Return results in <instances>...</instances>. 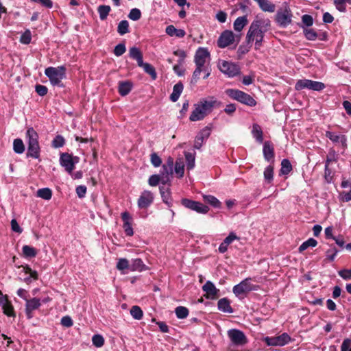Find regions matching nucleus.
Masks as SVG:
<instances>
[{"label":"nucleus","instance_id":"obj_55","mask_svg":"<svg viewBox=\"0 0 351 351\" xmlns=\"http://www.w3.org/2000/svg\"><path fill=\"white\" fill-rule=\"evenodd\" d=\"M35 91L39 96L43 97L47 94L48 88L44 85L36 84Z\"/></svg>","mask_w":351,"mask_h":351},{"label":"nucleus","instance_id":"obj_9","mask_svg":"<svg viewBox=\"0 0 351 351\" xmlns=\"http://www.w3.org/2000/svg\"><path fill=\"white\" fill-rule=\"evenodd\" d=\"M326 87L325 84L321 82L313 81L307 79H302L297 81L295 85V89L302 90L303 89L320 91Z\"/></svg>","mask_w":351,"mask_h":351},{"label":"nucleus","instance_id":"obj_29","mask_svg":"<svg viewBox=\"0 0 351 351\" xmlns=\"http://www.w3.org/2000/svg\"><path fill=\"white\" fill-rule=\"evenodd\" d=\"M274 158V145L270 142L265 141V159L273 162Z\"/></svg>","mask_w":351,"mask_h":351},{"label":"nucleus","instance_id":"obj_44","mask_svg":"<svg viewBox=\"0 0 351 351\" xmlns=\"http://www.w3.org/2000/svg\"><path fill=\"white\" fill-rule=\"evenodd\" d=\"M65 139L62 135H57L54 137L51 142V146L53 148H60L64 145Z\"/></svg>","mask_w":351,"mask_h":351},{"label":"nucleus","instance_id":"obj_16","mask_svg":"<svg viewBox=\"0 0 351 351\" xmlns=\"http://www.w3.org/2000/svg\"><path fill=\"white\" fill-rule=\"evenodd\" d=\"M234 41V34L230 30L223 31L219 36L217 40V46L219 48H225Z\"/></svg>","mask_w":351,"mask_h":351},{"label":"nucleus","instance_id":"obj_10","mask_svg":"<svg viewBox=\"0 0 351 351\" xmlns=\"http://www.w3.org/2000/svg\"><path fill=\"white\" fill-rule=\"evenodd\" d=\"M218 67L221 72L223 73L230 77L238 75L240 73L239 66L232 62L221 60L218 63Z\"/></svg>","mask_w":351,"mask_h":351},{"label":"nucleus","instance_id":"obj_6","mask_svg":"<svg viewBox=\"0 0 351 351\" xmlns=\"http://www.w3.org/2000/svg\"><path fill=\"white\" fill-rule=\"evenodd\" d=\"M261 21L255 20L252 23L247 34L246 39L248 43L254 41L256 38L255 47L258 49L262 45L263 40V32L262 31Z\"/></svg>","mask_w":351,"mask_h":351},{"label":"nucleus","instance_id":"obj_37","mask_svg":"<svg viewBox=\"0 0 351 351\" xmlns=\"http://www.w3.org/2000/svg\"><path fill=\"white\" fill-rule=\"evenodd\" d=\"M23 254L25 258H31L36 256L37 252L34 247L29 245H24L22 248Z\"/></svg>","mask_w":351,"mask_h":351},{"label":"nucleus","instance_id":"obj_14","mask_svg":"<svg viewBox=\"0 0 351 351\" xmlns=\"http://www.w3.org/2000/svg\"><path fill=\"white\" fill-rule=\"evenodd\" d=\"M207 58H210V52L208 49L205 47H199L196 51L194 57L195 65L202 68H206V66H205V63Z\"/></svg>","mask_w":351,"mask_h":351},{"label":"nucleus","instance_id":"obj_42","mask_svg":"<svg viewBox=\"0 0 351 351\" xmlns=\"http://www.w3.org/2000/svg\"><path fill=\"white\" fill-rule=\"evenodd\" d=\"M117 32L121 36H123L130 32L129 23L127 20H122L119 22L117 27Z\"/></svg>","mask_w":351,"mask_h":351},{"label":"nucleus","instance_id":"obj_41","mask_svg":"<svg viewBox=\"0 0 351 351\" xmlns=\"http://www.w3.org/2000/svg\"><path fill=\"white\" fill-rule=\"evenodd\" d=\"M174 171L178 178H181L184 176V165L180 159L176 161Z\"/></svg>","mask_w":351,"mask_h":351},{"label":"nucleus","instance_id":"obj_26","mask_svg":"<svg viewBox=\"0 0 351 351\" xmlns=\"http://www.w3.org/2000/svg\"><path fill=\"white\" fill-rule=\"evenodd\" d=\"M184 89V85L182 82L176 83L173 88V92L170 95V99L173 102H176L178 100Z\"/></svg>","mask_w":351,"mask_h":351},{"label":"nucleus","instance_id":"obj_46","mask_svg":"<svg viewBox=\"0 0 351 351\" xmlns=\"http://www.w3.org/2000/svg\"><path fill=\"white\" fill-rule=\"evenodd\" d=\"M317 244V242L315 239L313 238L308 239L307 241H304L300 247L299 252H302L306 250L309 247H315Z\"/></svg>","mask_w":351,"mask_h":351},{"label":"nucleus","instance_id":"obj_32","mask_svg":"<svg viewBox=\"0 0 351 351\" xmlns=\"http://www.w3.org/2000/svg\"><path fill=\"white\" fill-rule=\"evenodd\" d=\"M247 23V19L246 16H239L234 22V29L237 32H241Z\"/></svg>","mask_w":351,"mask_h":351},{"label":"nucleus","instance_id":"obj_52","mask_svg":"<svg viewBox=\"0 0 351 351\" xmlns=\"http://www.w3.org/2000/svg\"><path fill=\"white\" fill-rule=\"evenodd\" d=\"M126 51L125 45L124 43H121L117 45L114 49V54L116 56H122Z\"/></svg>","mask_w":351,"mask_h":351},{"label":"nucleus","instance_id":"obj_40","mask_svg":"<svg viewBox=\"0 0 351 351\" xmlns=\"http://www.w3.org/2000/svg\"><path fill=\"white\" fill-rule=\"evenodd\" d=\"M292 170V165L288 159H283L281 162L280 174L287 175Z\"/></svg>","mask_w":351,"mask_h":351},{"label":"nucleus","instance_id":"obj_21","mask_svg":"<svg viewBox=\"0 0 351 351\" xmlns=\"http://www.w3.org/2000/svg\"><path fill=\"white\" fill-rule=\"evenodd\" d=\"M202 289L207 294L206 298L210 299H214L217 297L219 292L215 285L211 281H206L203 285Z\"/></svg>","mask_w":351,"mask_h":351},{"label":"nucleus","instance_id":"obj_34","mask_svg":"<svg viewBox=\"0 0 351 351\" xmlns=\"http://www.w3.org/2000/svg\"><path fill=\"white\" fill-rule=\"evenodd\" d=\"M36 195L45 200H49L52 197V191L49 188H42L37 191Z\"/></svg>","mask_w":351,"mask_h":351},{"label":"nucleus","instance_id":"obj_5","mask_svg":"<svg viewBox=\"0 0 351 351\" xmlns=\"http://www.w3.org/2000/svg\"><path fill=\"white\" fill-rule=\"evenodd\" d=\"M251 281L256 282V278H247L239 284L234 285L232 289L233 293L239 298H243L247 293L252 291H256L260 286L252 284Z\"/></svg>","mask_w":351,"mask_h":351},{"label":"nucleus","instance_id":"obj_3","mask_svg":"<svg viewBox=\"0 0 351 351\" xmlns=\"http://www.w3.org/2000/svg\"><path fill=\"white\" fill-rule=\"evenodd\" d=\"M66 70L63 65L58 67L49 66L45 69V74L53 86L63 88L64 86L62 80L66 77Z\"/></svg>","mask_w":351,"mask_h":351},{"label":"nucleus","instance_id":"obj_54","mask_svg":"<svg viewBox=\"0 0 351 351\" xmlns=\"http://www.w3.org/2000/svg\"><path fill=\"white\" fill-rule=\"evenodd\" d=\"M150 160L152 165L155 167H158L162 164L161 158L156 152H153L151 154Z\"/></svg>","mask_w":351,"mask_h":351},{"label":"nucleus","instance_id":"obj_25","mask_svg":"<svg viewBox=\"0 0 351 351\" xmlns=\"http://www.w3.org/2000/svg\"><path fill=\"white\" fill-rule=\"evenodd\" d=\"M217 307L220 311L223 313H232L233 312V309L230 306V302L226 298H223L219 300L217 302Z\"/></svg>","mask_w":351,"mask_h":351},{"label":"nucleus","instance_id":"obj_57","mask_svg":"<svg viewBox=\"0 0 351 351\" xmlns=\"http://www.w3.org/2000/svg\"><path fill=\"white\" fill-rule=\"evenodd\" d=\"M160 181V176L158 174L152 175L148 179V183L151 186H157Z\"/></svg>","mask_w":351,"mask_h":351},{"label":"nucleus","instance_id":"obj_56","mask_svg":"<svg viewBox=\"0 0 351 351\" xmlns=\"http://www.w3.org/2000/svg\"><path fill=\"white\" fill-rule=\"evenodd\" d=\"M305 37L309 40H315L317 36V33L313 29H304Z\"/></svg>","mask_w":351,"mask_h":351},{"label":"nucleus","instance_id":"obj_23","mask_svg":"<svg viewBox=\"0 0 351 351\" xmlns=\"http://www.w3.org/2000/svg\"><path fill=\"white\" fill-rule=\"evenodd\" d=\"M160 193L162 202L168 206V207L172 206V198L171 195V191L169 187H165L164 186H160L159 187Z\"/></svg>","mask_w":351,"mask_h":351},{"label":"nucleus","instance_id":"obj_48","mask_svg":"<svg viewBox=\"0 0 351 351\" xmlns=\"http://www.w3.org/2000/svg\"><path fill=\"white\" fill-rule=\"evenodd\" d=\"M104 338L99 334L94 335L92 337L93 344L97 348H101L104 344Z\"/></svg>","mask_w":351,"mask_h":351},{"label":"nucleus","instance_id":"obj_30","mask_svg":"<svg viewBox=\"0 0 351 351\" xmlns=\"http://www.w3.org/2000/svg\"><path fill=\"white\" fill-rule=\"evenodd\" d=\"M203 200L215 208H220L221 206V202L213 195H204Z\"/></svg>","mask_w":351,"mask_h":351},{"label":"nucleus","instance_id":"obj_39","mask_svg":"<svg viewBox=\"0 0 351 351\" xmlns=\"http://www.w3.org/2000/svg\"><path fill=\"white\" fill-rule=\"evenodd\" d=\"M175 313L177 318L182 319L188 317L189 311L186 307L179 306L175 308Z\"/></svg>","mask_w":351,"mask_h":351},{"label":"nucleus","instance_id":"obj_35","mask_svg":"<svg viewBox=\"0 0 351 351\" xmlns=\"http://www.w3.org/2000/svg\"><path fill=\"white\" fill-rule=\"evenodd\" d=\"M110 10H111V8H110V5H101L99 6H98L97 12H98L99 15V19L101 21H104V20L106 19V18L108 16L109 12H110Z\"/></svg>","mask_w":351,"mask_h":351},{"label":"nucleus","instance_id":"obj_47","mask_svg":"<svg viewBox=\"0 0 351 351\" xmlns=\"http://www.w3.org/2000/svg\"><path fill=\"white\" fill-rule=\"evenodd\" d=\"M20 280L23 281L27 285H29L32 283L33 280H36L38 278V274L36 271H34L32 274H28V276H25L24 278L19 277Z\"/></svg>","mask_w":351,"mask_h":351},{"label":"nucleus","instance_id":"obj_62","mask_svg":"<svg viewBox=\"0 0 351 351\" xmlns=\"http://www.w3.org/2000/svg\"><path fill=\"white\" fill-rule=\"evenodd\" d=\"M60 323L63 326H65L67 328L71 327L73 325V322L71 317L69 315L62 317L61 319Z\"/></svg>","mask_w":351,"mask_h":351},{"label":"nucleus","instance_id":"obj_31","mask_svg":"<svg viewBox=\"0 0 351 351\" xmlns=\"http://www.w3.org/2000/svg\"><path fill=\"white\" fill-rule=\"evenodd\" d=\"M252 134L259 143H262L263 142V131L261 127L259 125L256 123L253 124Z\"/></svg>","mask_w":351,"mask_h":351},{"label":"nucleus","instance_id":"obj_2","mask_svg":"<svg viewBox=\"0 0 351 351\" xmlns=\"http://www.w3.org/2000/svg\"><path fill=\"white\" fill-rule=\"evenodd\" d=\"M129 56L132 59L136 60L138 66L142 67L144 71L149 75L153 80L157 78V73L155 68L151 64L143 62V53L138 47H131L129 51Z\"/></svg>","mask_w":351,"mask_h":351},{"label":"nucleus","instance_id":"obj_8","mask_svg":"<svg viewBox=\"0 0 351 351\" xmlns=\"http://www.w3.org/2000/svg\"><path fill=\"white\" fill-rule=\"evenodd\" d=\"M60 165L64 168V170L71 174L75 169V165L80 161L78 156H73L72 154L64 152L60 154Z\"/></svg>","mask_w":351,"mask_h":351},{"label":"nucleus","instance_id":"obj_45","mask_svg":"<svg viewBox=\"0 0 351 351\" xmlns=\"http://www.w3.org/2000/svg\"><path fill=\"white\" fill-rule=\"evenodd\" d=\"M3 313L8 317H16V313L14 311V306L11 302H8L5 306L3 308Z\"/></svg>","mask_w":351,"mask_h":351},{"label":"nucleus","instance_id":"obj_49","mask_svg":"<svg viewBox=\"0 0 351 351\" xmlns=\"http://www.w3.org/2000/svg\"><path fill=\"white\" fill-rule=\"evenodd\" d=\"M32 40V33L29 29H26L21 36L20 42L22 44L28 45Z\"/></svg>","mask_w":351,"mask_h":351},{"label":"nucleus","instance_id":"obj_27","mask_svg":"<svg viewBox=\"0 0 351 351\" xmlns=\"http://www.w3.org/2000/svg\"><path fill=\"white\" fill-rule=\"evenodd\" d=\"M165 32L170 36H176L178 38H183L186 32L182 29H176L173 25H168L166 27Z\"/></svg>","mask_w":351,"mask_h":351},{"label":"nucleus","instance_id":"obj_22","mask_svg":"<svg viewBox=\"0 0 351 351\" xmlns=\"http://www.w3.org/2000/svg\"><path fill=\"white\" fill-rule=\"evenodd\" d=\"M326 136L333 143L340 144L343 148L346 147L347 139L345 135L337 134L332 132L327 131Z\"/></svg>","mask_w":351,"mask_h":351},{"label":"nucleus","instance_id":"obj_43","mask_svg":"<svg viewBox=\"0 0 351 351\" xmlns=\"http://www.w3.org/2000/svg\"><path fill=\"white\" fill-rule=\"evenodd\" d=\"M130 314L135 319L140 320L143 316L142 309L138 306H133L130 308Z\"/></svg>","mask_w":351,"mask_h":351},{"label":"nucleus","instance_id":"obj_53","mask_svg":"<svg viewBox=\"0 0 351 351\" xmlns=\"http://www.w3.org/2000/svg\"><path fill=\"white\" fill-rule=\"evenodd\" d=\"M274 177V167L271 165H269L265 170V180L268 182L271 183Z\"/></svg>","mask_w":351,"mask_h":351},{"label":"nucleus","instance_id":"obj_63","mask_svg":"<svg viewBox=\"0 0 351 351\" xmlns=\"http://www.w3.org/2000/svg\"><path fill=\"white\" fill-rule=\"evenodd\" d=\"M351 339H345L341 346V351H351Z\"/></svg>","mask_w":351,"mask_h":351},{"label":"nucleus","instance_id":"obj_61","mask_svg":"<svg viewBox=\"0 0 351 351\" xmlns=\"http://www.w3.org/2000/svg\"><path fill=\"white\" fill-rule=\"evenodd\" d=\"M152 321V322H155L158 326L160 330L162 332H165V333L169 332V326L166 324L165 322H156L155 318H153Z\"/></svg>","mask_w":351,"mask_h":351},{"label":"nucleus","instance_id":"obj_24","mask_svg":"<svg viewBox=\"0 0 351 351\" xmlns=\"http://www.w3.org/2000/svg\"><path fill=\"white\" fill-rule=\"evenodd\" d=\"M132 82L130 81H121L119 82L118 86L119 93L121 96H126L132 90Z\"/></svg>","mask_w":351,"mask_h":351},{"label":"nucleus","instance_id":"obj_33","mask_svg":"<svg viewBox=\"0 0 351 351\" xmlns=\"http://www.w3.org/2000/svg\"><path fill=\"white\" fill-rule=\"evenodd\" d=\"M206 68H202L200 66H196V68L195 71L193 73L192 77L190 80V85L191 86V88L195 86L199 79V75L202 71H206Z\"/></svg>","mask_w":351,"mask_h":351},{"label":"nucleus","instance_id":"obj_18","mask_svg":"<svg viewBox=\"0 0 351 351\" xmlns=\"http://www.w3.org/2000/svg\"><path fill=\"white\" fill-rule=\"evenodd\" d=\"M153 202V193L149 191L145 190L141 193L137 203L138 208L143 209L148 208Z\"/></svg>","mask_w":351,"mask_h":351},{"label":"nucleus","instance_id":"obj_1","mask_svg":"<svg viewBox=\"0 0 351 351\" xmlns=\"http://www.w3.org/2000/svg\"><path fill=\"white\" fill-rule=\"evenodd\" d=\"M27 140V158L38 159L40 158V148L38 143V134L32 128H28L26 131Z\"/></svg>","mask_w":351,"mask_h":351},{"label":"nucleus","instance_id":"obj_28","mask_svg":"<svg viewBox=\"0 0 351 351\" xmlns=\"http://www.w3.org/2000/svg\"><path fill=\"white\" fill-rule=\"evenodd\" d=\"M130 271H142L147 269L145 265L143 263L141 258H135L131 261L130 263Z\"/></svg>","mask_w":351,"mask_h":351},{"label":"nucleus","instance_id":"obj_4","mask_svg":"<svg viewBox=\"0 0 351 351\" xmlns=\"http://www.w3.org/2000/svg\"><path fill=\"white\" fill-rule=\"evenodd\" d=\"M215 101H209L206 99L194 105V110L191 112L189 119L191 121L202 120L208 112L212 111Z\"/></svg>","mask_w":351,"mask_h":351},{"label":"nucleus","instance_id":"obj_51","mask_svg":"<svg viewBox=\"0 0 351 351\" xmlns=\"http://www.w3.org/2000/svg\"><path fill=\"white\" fill-rule=\"evenodd\" d=\"M141 17V12L138 8H132L128 14V18L134 21L139 20Z\"/></svg>","mask_w":351,"mask_h":351},{"label":"nucleus","instance_id":"obj_58","mask_svg":"<svg viewBox=\"0 0 351 351\" xmlns=\"http://www.w3.org/2000/svg\"><path fill=\"white\" fill-rule=\"evenodd\" d=\"M173 54L179 57L178 63L182 65L184 62V59L186 56V52L182 49H178L173 52Z\"/></svg>","mask_w":351,"mask_h":351},{"label":"nucleus","instance_id":"obj_19","mask_svg":"<svg viewBox=\"0 0 351 351\" xmlns=\"http://www.w3.org/2000/svg\"><path fill=\"white\" fill-rule=\"evenodd\" d=\"M25 304V314L28 319L33 317V311L38 309L41 306L40 299L37 298H33L32 299H27Z\"/></svg>","mask_w":351,"mask_h":351},{"label":"nucleus","instance_id":"obj_11","mask_svg":"<svg viewBox=\"0 0 351 351\" xmlns=\"http://www.w3.org/2000/svg\"><path fill=\"white\" fill-rule=\"evenodd\" d=\"M181 204L185 208L195 211L197 213L206 214L209 211V208L208 206L204 205L199 202L192 200L190 199H182Z\"/></svg>","mask_w":351,"mask_h":351},{"label":"nucleus","instance_id":"obj_20","mask_svg":"<svg viewBox=\"0 0 351 351\" xmlns=\"http://www.w3.org/2000/svg\"><path fill=\"white\" fill-rule=\"evenodd\" d=\"M121 219L123 221V228L124 230L125 234L126 236H132L134 234V231L132 227L131 221L132 219L130 214L127 211L122 213Z\"/></svg>","mask_w":351,"mask_h":351},{"label":"nucleus","instance_id":"obj_60","mask_svg":"<svg viewBox=\"0 0 351 351\" xmlns=\"http://www.w3.org/2000/svg\"><path fill=\"white\" fill-rule=\"evenodd\" d=\"M346 2H347V0H335L334 4L338 10L340 12H345L346 10L345 5Z\"/></svg>","mask_w":351,"mask_h":351},{"label":"nucleus","instance_id":"obj_15","mask_svg":"<svg viewBox=\"0 0 351 351\" xmlns=\"http://www.w3.org/2000/svg\"><path fill=\"white\" fill-rule=\"evenodd\" d=\"M211 133V128L206 126L201 130L195 136L194 142V148L200 149L204 142L208 138Z\"/></svg>","mask_w":351,"mask_h":351},{"label":"nucleus","instance_id":"obj_36","mask_svg":"<svg viewBox=\"0 0 351 351\" xmlns=\"http://www.w3.org/2000/svg\"><path fill=\"white\" fill-rule=\"evenodd\" d=\"M186 162V167L189 170L193 169L195 167V153L184 152Z\"/></svg>","mask_w":351,"mask_h":351},{"label":"nucleus","instance_id":"obj_59","mask_svg":"<svg viewBox=\"0 0 351 351\" xmlns=\"http://www.w3.org/2000/svg\"><path fill=\"white\" fill-rule=\"evenodd\" d=\"M86 186L85 185L77 186L75 189L76 193L79 198H84L86 193Z\"/></svg>","mask_w":351,"mask_h":351},{"label":"nucleus","instance_id":"obj_64","mask_svg":"<svg viewBox=\"0 0 351 351\" xmlns=\"http://www.w3.org/2000/svg\"><path fill=\"white\" fill-rule=\"evenodd\" d=\"M339 276L344 280L351 279V270L350 269H343L338 272Z\"/></svg>","mask_w":351,"mask_h":351},{"label":"nucleus","instance_id":"obj_12","mask_svg":"<svg viewBox=\"0 0 351 351\" xmlns=\"http://www.w3.org/2000/svg\"><path fill=\"white\" fill-rule=\"evenodd\" d=\"M292 13L290 9L285 7L284 10H278L275 21L277 24L281 27H286L291 24L292 21Z\"/></svg>","mask_w":351,"mask_h":351},{"label":"nucleus","instance_id":"obj_50","mask_svg":"<svg viewBox=\"0 0 351 351\" xmlns=\"http://www.w3.org/2000/svg\"><path fill=\"white\" fill-rule=\"evenodd\" d=\"M117 268L121 271L126 269L130 271V263L126 258H120L117 263Z\"/></svg>","mask_w":351,"mask_h":351},{"label":"nucleus","instance_id":"obj_7","mask_svg":"<svg viewBox=\"0 0 351 351\" xmlns=\"http://www.w3.org/2000/svg\"><path fill=\"white\" fill-rule=\"evenodd\" d=\"M226 93L232 99L248 106L252 107L256 104V101L252 97L239 89L229 88L226 90Z\"/></svg>","mask_w":351,"mask_h":351},{"label":"nucleus","instance_id":"obj_38","mask_svg":"<svg viewBox=\"0 0 351 351\" xmlns=\"http://www.w3.org/2000/svg\"><path fill=\"white\" fill-rule=\"evenodd\" d=\"M13 149L16 154H21L25 151V145L21 138H16L13 141Z\"/></svg>","mask_w":351,"mask_h":351},{"label":"nucleus","instance_id":"obj_13","mask_svg":"<svg viewBox=\"0 0 351 351\" xmlns=\"http://www.w3.org/2000/svg\"><path fill=\"white\" fill-rule=\"evenodd\" d=\"M228 336L232 343L235 346H243L247 342V338L244 332L239 329H230L228 331Z\"/></svg>","mask_w":351,"mask_h":351},{"label":"nucleus","instance_id":"obj_17","mask_svg":"<svg viewBox=\"0 0 351 351\" xmlns=\"http://www.w3.org/2000/svg\"><path fill=\"white\" fill-rule=\"evenodd\" d=\"M290 340L291 338L287 333H283L278 337L265 338L267 344L272 346H283L288 343Z\"/></svg>","mask_w":351,"mask_h":351}]
</instances>
